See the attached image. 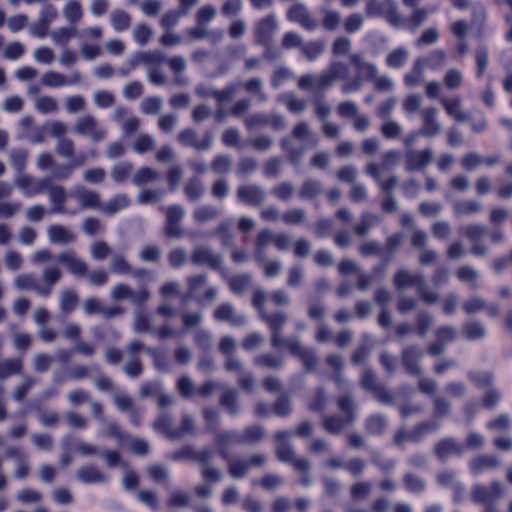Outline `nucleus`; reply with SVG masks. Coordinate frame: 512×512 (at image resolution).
<instances>
[{"instance_id": "774afa93", "label": "nucleus", "mask_w": 512, "mask_h": 512, "mask_svg": "<svg viewBox=\"0 0 512 512\" xmlns=\"http://www.w3.org/2000/svg\"><path fill=\"white\" fill-rule=\"evenodd\" d=\"M232 165L231 158L228 155H216L211 162V169L217 174L227 173Z\"/></svg>"}, {"instance_id": "7ed1b4c3", "label": "nucleus", "mask_w": 512, "mask_h": 512, "mask_svg": "<svg viewBox=\"0 0 512 512\" xmlns=\"http://www.w3.org/2000/svg\"><path fill=\"white\" fill-rule=\"evenodd\" d=\"M463 235L472 242L470 253L474 256H485L488 253V248L481 240L484 236H490L493 243H500L504 240V234L500 229L491 232L480 224H469L462 228Z\"/></svg>"}, {"instance_id": "603ef678", "label": "nucleus", "mask_w": 512, "mask_h": 512, "mask_svg": "<svg viewBox=\"0 0 512 512\" xmlns=\"http://www.w3.org/2000/svg\"><path fill=\"white\" fill-rule=\"evenodd\" d=\"M324 51V44L322 41L315 40L306 44L302 43L301 52L309 61L316 60Z\"/></svg>"}, {"instance_id": "052dcab7", "label": "nucleus", "mask_w": 512, "mask_h": 512, "mask_svg": "<svg viewBox=\"0 0 512 512\" xmlns=\"http://www.w3.org/2000/svg\"><path fill=\"white\" fill-rule=\"evenodd\" d=\"M78 295L74 290H65L61 295V309L65 313L74 311L78 305Z\"/></svg>"}, {"instance_id": "79ce46f5", "label": "nucleus", "mask_w": 512, "mask_h": 512, "mask_svg": "<svg viewBox=\"0 0 512 512\" xmlns=\"http://www.w3.org/2000/svg\"><path fill=\"white\" fill-rule=\"evenodd\" d=\"M462 333L469 341L483 339L486 335L485 327L477 321H467L462 325Z\"/></svg>"}, {"instance_id": "2f4dec72", "label": "nucleus", "mask_w": 512, "mask_h": 512, "mask_svg": "<svg viewBox=\"0 0 512 512\" xmlns=\"http://www.w3.org/2000/svg\"><path fill=\"white\" fill-rule=\"evenodd\" d=\"M183 190L190 202L198 201L205 193L204 185L198 176H192L184 185Z\"/></svg>"}, {"instance_id": "de8ad7c7", "label": "nucleus", "mask_w": 512, "mask_h": 512, "mask_svg": "<svg viewBox=\"0 0 512 512\" xmlns=\"http://www.w3.org/2000/svg\"><path fill=\"white\" fill-rule=\"evenodd\" d=\"M441 103L446 113L454 117L457 122H464L468 119V115L460 111V100L458 98L452 100L442 99Z\"/></svg>"}, {"instance_id": "9d476101", "label": "nucleus", "mask_w": 512, "mask_h": 512, "mask_svg": "<svg viewBox=\"0 0 512 512\" xmlns=\"http://www.w3.org/2000/svg\"><path fill=\"white\" fill-rule=\"evenodd\" d=\"M178 142L183 147L193 148L197 151H204L211 147L213 135L207 130L201 140H198L197 133L192 128H185L177 136Z\"/></svg>"}, {"instance_id": "393cba45", "label": "nucleus", "mask_w": 512, "mask_h": 512, "mask_svg": "<svg viewBox=\"0 0 512 512\" xmlns=\"http://www.w3.org/2000/svg\"><path fill=\"white\" fill-rule=\"evenodd\" d=\"M57 261L67 267L70 273L77 276H85L88 273L87 264L78 259L74 252H63L56 257Z\"/></svg>"}, {"instance_id": "39448f33", "label": "nucleus", "mask_w": 512, "mask_h": 512, "mask_svg": "<svg viewBox=\"0 0 512 512\" xmlns=\"http://www.w3.org/2000/svg\"><path fill=\"white\" fill-rule=\"evenodd\" d=\"M438 428L439 424L433 420L422 421L417 423L411 431H406L403 428L399 429L394 434L393 443L403 449L406 441L419 443L428 433L434 432Z\"/></svg>"}, {"instance_id": "473e14b6", "label": "nucleus", "mask_w": 512, "mask_h": 512, "mask_svg": "<svg viewBox=\"0 0 512 512\" xmlns=\"http://www.w3.org/2000/svg\"><path fill=\"white\" fill-rule=\"evenodd\" d=\"M387 427V420L381 414H371L365 420V430L372 436H380Z\"/></svg>"}, {"instance_id": "1a4fd4ad", "label": "nucleus", "mask_w": 512, "mask_h": 512, "mask_svg": "<svg viewBox=\"0 0 512 512\" xmlns=\"http://www.w3.org/2000/svg\"><path fill=\"white\" fill-rule=\"evenodd\" d=\"M168 458L175 462L196 461L199 464H210L213 458V451L210 448L195 451L194 447L188 444L172 452Z\"/></svg>"}, {"instance_id": "aec40b11", "label": "nucleus", "mask_w": 512, "mask_h": 512, "mask_svg": "<svg viewBox=\"0 0 512 512\" xmlns=\"http://www.w3.org/2000/svg\"><path fill=\"white\" fill-rule=\"evenodd\" d=\"M287 18L292 21L299 23L303 28L312 31L318 27V22L310 15L307 8L300 3L293 4L288 12Z\"/></svg>"}, {"instance_id": "dca6fc26", "label": "nucleus", "mask_w": 512, "mask_h": 512, "mask_svg": "<svg viewBox=\"0 0 512 512\" xmlns=\"http://www.w3.org/2000/svg\"><path fill=\"white\" fill-rule=\"evenodd\" d=\"M433 160V152L426 148L423 150H407L405 153V169L408 172L420 171Z\"/></svg>"}, {"instance_id": "a878e982", "label": "nucleus", "mask_w": 512, "mask_h": 512, "mask_svg": "<svg viewBox=\"0 0 512 512\" xmlns=\"http://www.w3.org/2000/svg\"><path fill=\"white\" fill-rule=\"evenodd\" d=\"M165 60L164 56L158 52H139L136 53L132 59L129 61L128 68H121L119 70V74L122 76H127L132 69L138 66L140 63L150 64V63H161Z\"/></svg>"}, {"instance_id": "c03bdc74", "label": "nucleus", "mask_w": 512, "mask_h": 512, "mask_svg": "<svg viewBox=\"0 0 512 512\" xmlns=\"http://www.w3.org/2000/svg\"><path fill=\"white\" fill-rule=\"evenodd\" d=\"M111 25L115 31L123 32L130 27L131 17L126 11L115 9L111 13Z\"/></svg>"}, {"instance_id": "6e6d98bb", "label": "nucleus", "mask_w": 512, "mask_h": 512, "mask_svg": "<svg viewBox=\"0 0 512 512\" xmlns=\"http://www.w3.org/2000/svg\"><path fill=\"white\" fill-rule=\"evenodd\" d=\"M202 416L208 431L212 433H219L218 429L220 427V416L219 413L212 408H204L202 411Z\"/></svg>"}, {"instance_id": "72a5a7b5", "label": "nucleus", "mask_w": 512, "mask_h": 512, "mask_svg": "<svg viewBox=\"0 0 512 512\" xmlns=\"http://www.w3.org/2000/svg\"><path fill=\"white\" fill-rule=\"evenodd\" d=\"M80 202L82 209H97L100 208V196L97 192L82 189L74 195Z\"/></svg>"}, {"instance_id": "4468645a", "label": "nucleus", "mask_w": 512, "mask_h": 512, "mask_svg": "<svg viewBox=\"0 0 512 512\" xmlns=\"http://www.w3.org/2000/svg\"><path fill=\"white\" fill-rule=\"evenodd\" d=\"M284 349H288L293 356L297 357L307 372H311L316 368L317 356L315 351L312 348L301 346L297 339L290 340Z\"/></svg>"}, {"instance_id": "69168bd1", "label": "nucleus", "mask_w": 512, "mask_h": 512, "mask_svg": "<svg viewBox=\"0 0 512 512\" xmlns=\"http://www.w3.org/2000/svg\"><path fill=\"white\" fill-rule=\"evenodd\" d=\"M132 169V165L128 162L117 164L111 171V177L116 183H123L131 175Z\"/></svg>"}, {"instance_id": "f3484780", "label": "nucleus", "mask_w": 512, "mask_h": 512, "mask_svg": "<svg viewBox=\"0 0 512 512\" xmlns=\"http://www.w3.org/2000/svg\"><path fill=\"white\" fill-rule=\"evenodd\" d=\"M191 262L197 266H207L213 270L222 269V258L219 254L213 253L209 247H197L191 255Z\"/></svg>"}, {"instance_id": "4d7b16f0", "label": "nucleus", "mask_w": 512, "mask_h": 512, "mask_svg": "<svg viewBox=\"0 0 512 512\" xmlns=\"http://www.w3.org/2000/svg\"><path fill=\"white\" fill-rule=\"evenodd\" d=\"M158 173L147 166L141 167L137 170V172L133 176V183L135 185L141 186L148 182H152L158 179Z\"/></svg>"}, {"instance_id": "0eeeda50", "label": "nucleus", "mask_w": 512, "mask_h": 512, "mask_svg": "<svg viewBox=\"0 0 512 512\" xmlns=\"http://www.w3.org/2000/svg\"><path fill=\"white\" fill-rule=\"evenodd\" d=\"M503 488L498 481H492L488 486L478 484L472 489L471 497L474 503L492 505L502 497Z\"/></svg>"}, {"instance_id": "c85d7f7f", "label": "nucleus", "mask_w": 512, "mask_h": 512, "mask_svg": "<svg viewBox=\"0 0 512 512\" xmlns=\"http://www.w3.org/2000/svg\"><path fill=\"white\" fill-rule=\"evenodd\" d=\"M75 130L81 135H89L95 141L101 140L105 132L97 128L96 120L93 116L87 115L81 117L76 124Z\"/></svg>"}, {"instance_id": "c9c22d12", "label": "nucleus", "mask_w": 512, "mask_h": 512, "mask_svg": "<svg viewBox=\"0 0 512 512\" xmlns=\"http://www.w3.org/2000/svg\"><path fill=\"white\" fill-rule=\"evenodd\" d=\"M322 184L315 179H306L298 192V196L302 200H311L322 193Z\"/></svg>"}, {"instance_id": "cd10ccee", "label": "nucleus", "mask_w": 512, "mask_h": 512, "mask_svg": "<svg viewBox=\"0 0 512 512\" xmlns=\"http://www.w3.org/2000/svg\"><path fill=\"white\" fill-rule=\"evenodd\" d=\"M437 109L434 107L426 108L422 111V127L419 129L425 137H434L440 132V124L436 120Z\"/></svg>"}, {"instance_id": "f03ea898", "label": "nucleus", "mask_w": 512, "mask_h": 512, "mask_svg": "<svg viewBox=\"0 0 512 512\" xmlns=\"http://www.w3.org/2000/svg\"><path fill=\"white\" fill-rule=\"evenodd\" d=\"M337 407L342 415H328L323 420V428L333 435L340 434L356 420V406L351 396L343 395L338 397Z\"/></svg>"}, {"instance_id": "37998d69", "label": "nucleus", "mask_w": 512, "mask_h": 512, "mask_svg": "<svg viewBox=\"0 0 512 512\" xmlns=\"http://www.w3.org/2000/svg\"><path fill=\"white\" fill-rule=\"evenodd\" d=\"M453 210L456 216H469L479 213L482 210V206L478 201L468 199L457 201L453 206Z\"/></svg>"}, {"instance_id": "5701e85b", "label": "nucleus", "mask_w": 512, "mask_h": 512, "mask_svg": "<svg viewBox=\"0 0 512 512\" xmlns=\"http://www.w3.org/2000/svg\"><path fill=\"white\" fill-rule=\"evenodd\" d=\"M62 447L65 451H77L82 455H95L98 454V448L92 444L83 442L75 437L73 434H67L62 438Z\"/></svg>"}, {"instance_id": "bb28decb", "label": "nucleus", "mask_w": 512, "mask_h": 512, "mask_svg": "<svg viewBox=\"0 0 512 512\" xmlns=\"http://www.w3.org/2000/svg\"><path fill=\"white\" fill-rule=\"evenodd\" d=\"M434 451L438 459L444 460L452 454L462 455L464 453V446L453 438H443L436 443Z\"/></svg>"}, {"instance_id": "9b49d317", "label": "nucleus", "mask_w": 512, "mask_h": 512, "mask_svg": "<svg viewBox=\"0 0 512 512\" xmlns=\"http://www.w3.org/2000/svg\"><path fill=\"white\" fill-rule=\"evenodd\" d=\"M165 212V235L170 238L181 237L183 235L181 222L185 214L183 207L179 204H172L165 208Z\"/></svg>"}, {"instance_id": "a18cd8bd", "label": "nucleus", "mask_w": 512, "mask_h": 512, "mask_svg": "<svg viewBox=\"0 0 512 512\" xmlns=\"http://www.w3.org/2000/svg\"><path fill=\"white\" fill-rule=\"evenodd\" d=\"M475 60H476V72L475 76L477 79H481L489 64V50L486 46H481L476 49L475 52Z\"/></svg>"}, {"instance_id": "6ab92c4d", "label": "nucleus", "mask_w": 512, "mask_h": 512, "mask_svg": "<svg viewBox=\"0 0 512 512\" xmlns=\"http://www.w3.org/2000/svg\"><path fill=\"white\" fill-rule=\"evenodd\" d=\"M237 200L248 206H260L266 198L265 191L254 184L241 185L236 191Z\"/></svg>"}, {"instance_id": "c756f323", "label": "nucleus", "mask_w": 512, "mask_h": 512, "mask_svg": "<svg viewBox=\"0 0 512 512\" xmlns=\"http://www.w3.org/2000/svg\"><path fill=\"white\" fill-rule=\"evenodd\" d=\"M498 466L499 460L493 455H478L469 463L470 471L475 476L481 474L486 469L496 468Z\"/></svg>"}, {"instance_id": "b1692460", "label": "nucleus", "mask_w": 512, "mask_h": 512, "mask_svg": "<svg viewBox=\"0 0 512 512\" xmlns=\"http://www.w3.org/2000/svg\"><path fill=\"white\" fill-rule=\"evenodd\" d=\"M219 405L229 416H237L241 412L238 391L235 388L226 389L219 397Z\"/></svg>"}, {"instance_id": "ddd939ff", "label": "nucleus", "mask_w": 512, "mask_h": 512, "mask_svg": "<svg viewBox=\"0 0 512 512\" xmlns=\"http://www.w3.org/2000/svg\"><path fill=\"white\" fill-rule=\"evenodd\" d=\"M361 387L373 394V396L384 403L392 401L391 394L387 389L377 382L376 374L371 369H366L360 379Z\"/></svg>"}, {"instance_id": "6e6552de", "label": "nucleus", "mask_w": 512, "mask_h": 512, "mask_svg": "<svg viewBox=\"0 0 512 512\" xmlns=\"http://www.w3.org/2000/svg\"><path fill=\"white\" fill-rule=\"evenodd\" d=\"M432 324L433 317L429 313L421 311L417 314L414 325L409 323H400L396 326L395 332L399 337L412 333H415L420 337H424L430 330Z\"/></svg>"}, {"instance_id": "3c124183", "label": "nucleus", "mask_w": 512, "mask_h": 512, "mask_svg": "<svg viewBox=\"0 0 512 512\" xmlns=\"http://www.w3.org/2000/svg\"><path fill=\"white\" fill-rule=\"evenodd\" d=\"M154 428L160 433L164 434L167 438L171 440H175L173 433L174 429L172 427V418L169 414L164 413L161 414L154 422Z\"/></svg>"}, {"instance_id": "f8f14e48", "label": "nucleus", "mask_w": 512, "mask_h": 512, "mask_svg": "<svg viewBox=\"0 0 512 512\" xmlns=\"http://www.w3.org/2000/svg\"><path fill=\"white\" fill-rule=\"evenodd\" d=\"M423 357V351L417 345H409L401 351V364L405 372L412 376H421L422 370L420 361Z\"/></svg>"}, {"instance_id": "58836bf2", "label": "nucleus", "mask_w": 512, "mask_h": 512, "mask_svg": "<svg viewBox=\"0 0 512 512\" xmlns=\"http://www.w3.org/2000/svg\"><path fill=\"white\" fill-rule=\"evenodd\" d=\"M48 236L52 243H70L74 241L75 236L64 226L53 224L48 228Z\"/></svg>"}, {"instance_id": "0e129e2a", "label": "nucleus", "mask_w": 512, "mask_h": 512, "mask_svg": "<svg viewBox=\"0 0 512 512\" xmlns=\"http://www.w3.org/2000/svg\"><path fill=\"white\" fill-rule=\"evenodd\" d=\"M41 82L47 87H61L66 85V76L56 71H48L43 74Z\"/></svg>"}, {"instance_id": "8fccbe9b", "label": "nucleus", "mask_w": 512, "mask_h": 512, "mask_svg": "<svg viewBox=\"0 0 512 512\" xmlns=\"http://www.w3.org/2000/svg\"><path fill=\"white\" fill-rule=\"evenodd\" d=\"M272 410L278 417H288L292 412V403L287 394L280 395L274 402Z\"/></svg>"}, {"instance_id": "bf43d9fd", "label": "nucleus", "mask_w": 512, "mask_h": 512, "mask_svg": "<svg viewBox=\"0 0 512 512\" xmlns=\"http://www.w3.org/2000/svg\"><path fill=\"white\" fill-rule=\"evenodd\" d=\"M253 362L256 366L273 369L280 368L283 363L280 357H276L270 353H264L256 356Z\"/></svg>"}, {"instance_id": "423d86ee", "label": "nucleus", "mask_w": 512, "mask_h": 512, "mask_svg": "<svg viewBox=\"0 0 512 512\" xmlns=\"http://www.w3.org/2000/svg\"><path fill=\"white\" fill-rule=\"evenodd\" d=\"M261 318L267 323L271 332V346L276 350L284 349L285 345L292 340L291 338H284L281 336V331L287 320L285 314L281 312L276 313H263Z\"/></svg>"}, {"instance_id": "49530a36", "label": "nucleus", "mask_w": 512, "mask_h": 512, "mask_svg": "<svg viewBox=\"0 0 512 512\" xmlns=\"http://www.w3.org/2000/svg\"><path fill=\"white\" fill-rule=\"evenodd\" d=\"M402 480L405 489L410 493H421L426 488L425 481L413 473H405Z\"/></svg>"}, {"instance_id": "f704fd0d", "label": "nucleus", "mask_w": 512, "mask_h": 512, "mask_svg": "<svg viewBox=\"0 0 512 512\" xmlns=\"http://www.w3.org/2000/svg\"><path fill=\"white\" fill-rule=\"evenodd\" d=\"M273 234L269 229H262L258 232L255 240V258L257 261H261L264 257L265 248L269 244H273Z\"/></svg>"}, {"instance_id": "338daca9", "label": "nucleus", "mask_w": 512, "mask_h": 512, "mask_svg": "<svg viewBox=\"0 0 512 512\" xmlns=\"http://www.w3.org/2000/svg\"><path fill=\"white\" fill-rule=\"evenodd\" d=\"M63 13L70 23L75 24L83 15L81 4L77 1H71L65 6Z\"/></svg>"}, {"instance_id": "a211bd4d", "label": "nucleus", "mask_w": 512, "mask_h": 512, "mask_svg": "<svg viewBox=\"0 0 512 512\" xmlns=\"http://www.w3.org/2000/svg\"><path fill=\"white\" fill-rule=\"evenodd\" d=\"M276 20L273 15L260 19L254 28L255 42L261 46L270 45L276 29Z\"/></svg>"}, {"instance_id": "e2e57ef3", "label": "nucleus", "mask_w": 512, "mask_h": 512, "mask_svg": "<svg viewBox=\"0 0 512 512\" xmlns=\"http://www.w3.org/2000/svg\"><path fill=\"white\" fill-rule=\"evenodd\" d=\"M11 164L18 171L22 172L26 168L28 151L24 148L13 149L10 153Z\"/></svg>"}, {"instance_id": "5fc2aeb1", "label": "nucleus", "mask_w": 512, "mask_h": 512, "mask_svg": "<svg viewBox=\"0 0 512 512\" xmlns=\"http://www.w3.org/2000/svg\"><path fill=\"white\" fill-rule=\"evenodd\" d=\"M408 53L404 48L392 50L386 57V64L390 68H401L407 61Z\"/></svg>"}, {"instance_id": "a19ab883", "label": "nucleus", "mask_w": 512, "mask_h": 512, "mask_svg": "<svg viewBox=\"0 0 512 512\" xmlns=\"http://www.w3.org/2000/svg\"><path fill=\"white\" fill-rule=\"evenodd\" d=\"M23 370V362L20 358L6 359L0 362V380L20 374Z\"/></svg>"}, {"instance_id": "2eb2a0df", "label": "nucleus", "mask_w": 512, "mask_h": 512, "mask_svg": "<svg viewBox=\"0 0 512 512\" xmlns=\"http://www.w3.org/2000/svg\"><path fill=\"white\" fill-rule=\"evenodd\" d=\"M51 178L45 177L40 180L31 175H21L15 180L16 186L21 189L25 196L33 197L46 191L50 186Z\"/></svg>"}, {"instance_id": "864d4df0", "label": "nucleus", "mask_w": 512, "mask_h": 512, "mask_svg": "<svg viewBox=\"0 0 512 512\" xmlns=\"http://www.w3.org/2000/svg\"><path fill=\"white\" fill-rule=\"evenodd\" d=\"M377 220V216L370 212L362 213L360 223L354 227L355 234L358 236L367 235L371 227L377 223Z\"/></svg>"}, {"instance_id": "09e8293b", "label": "nucleus", "mask_w": 512, "mask_h": 512, "mask_svg": "<svg viewBox=\"0 0 512 512\" xmlns=\"http://www.w3.org/2000/svg\"><path fill=\"white\" fill-rule=\"evenodd\" d=\"M218 210L212 205H202L193 212V218L196 223H205L218 217Z\"/></svg>"}, {"instance_id": "412c9836", "label": "nucleus", "mask_w": 512, "mask_h": 512, "mask_svg": "<svg viewBox=\"0 0 512 512\" xmlns=\"http://www.w3.org/2000/svg\"><path fill=\"white\" fill-rule=\"evenodd\" d=\"M46 191H48L50 201L53 204V208L50 211L51 213L75 215L78 212V210L76 209L68 210L65 207L67 193L64 187L53 185L51 182L50 186L47 187Z\"/></svg>"}, {"instance_id": "4be33fe9", "label": "nucleus", "mask_w": 512, "mask_h": 512, "mask_svg": "<svg viewBox=\"0 0 512 512\" xmlns=\"http://www.w3.org/2000/svg\"><path fill=\"white\" fill-rule=\"evenodd\" d=\"M213 317L217 321L228 322L232 326H242L246 322L244 315L236 314L230 303H221L213 312Z\"/></svg>"}, {"instance_id": "7c9ffc66", "label": "nucleus", "mask_w": 512, "mask_h": 512, "mask_svg": "<svg viewBox=\"0 0 512 512\" xmlns=\"http://www.w3.org/2000/svg\"><path fill=\"white\" fill-rule=\"evenodd\" d=\"M77 477L85 484L103 483L107 480L106 476L92 464L82 466L77 472Z\"/></svg>"}, {"instance_id": "f257e3e1", "label": "nucleus", "mask_w": 512, "mask_h": 512, "mask_svg": "<svg viewBox=\"0 0 512 512\" xmlns=\"http://www.w3.org/2000/svg\"><path fill=\"white\" fill-rule=\"evenodd\" d=\"M288 431H278L275 434V439L278 442L276 447V456L279 461L290 464L293 469L301 473L299 483L303 487H308L311 482L310 476V462L306 458L295 457L293 448L286 442V439L290 436Z\"/></svg>"}, {"instance_id": "20e7f679", "label": "nucleus", "mask_w": 512, "mask_h": 512, "mask_svg": "<svg viewBox=\"0 0 512 512\" xmlns=\"http://www.w3.org/2000/svg\"><path fill=\"white\" fill-rule=\"evenodd\" d=\"M265 436V430L260 425H250L242 431L229 430L222 431L215 435V442L219 445L236 444H253L260 442Z\"/></svg>"}, {"instance_id": "e433bc0d", "label": "nucleus", "mask_w": 512, "mask_h": 512, "mask_svg": "<svg viewBox=\"0 0 512 512\" xmlns=\"http://www.w3.org/2000/svg\"><path fill=\"white\" fill-rule=\"evenodd\" d=\"M350 61L359 75L365 77L368 80H372L376 77V67L371 63L365 62L360 55L353 54L350 57Z\"/></svg>"}, {"instance_id": "680f3d73", "label": "nucleus", "mask_w": 512, "mask_h": 512, "mask_svg": "<svg viewBox=\"0 0 512 512\" xmlns=\"http://www.w3.org/2000/svg\"><path fill=\"white\" fill-rule=\"evenodd\" d=\"M435 338L442 344L447 345L456 340L457 330L448 325L440 326L435 330Z\"/></svg>"}, {"instance_id": "13d9d810", "label": "nucleus", "mask_w": 512, "mask_h": 512, "mask_svg": "<svg viewBox=\"0 0 512 512\" xmlns=\"http://www.w3.org/2000/svg\"><path fill=\"white\" fill-rule=\"evenodd\" d=\"M469 379L477 388H486L493 384L494 375L492 372L476 371L468 373Z\"/></svg>"}, {"instance_id": "ea45409f", "label": "nucleus", "mask_w": 512, "mask_h": 512, "mask_svg": "<svg viewBox=\"0 0 512 512\" xmlns=\"http://www.w3.org/2000/svg\"><path fill=\"white\" fill-rule=\"evenodd\" d=\"M207 277L205 274L190 276L187 278V291L183 296V300L194 299L198 297V291L206 284Z\"/></svg>"}, {"instance_id": "4c0bfd02", "label": "nucleus", "mask_w": 512, "mask_h": 512, "mask_svg": "<svg viewBox=\"0 0 512 512\" xmlns=\"http://www.w3.org/2000/svg\"><path fill=\"white\" fill-rule=\"evenodd\" d=\"M252 282L251 275L247 273L237 274L227 279L229 289L232 293L240 295L247 290Z\"/></svg>"}]
</instances>
